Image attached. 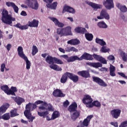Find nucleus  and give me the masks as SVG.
I'll return each instance as SVG.
<instances>
[{"label":"nucleus","instance_id":"25","mask_svg":"<svg viewBox=\"0 0 127 127\" xmlns=\"http://www.w3.org/2000/svg\"><path fill=\"white\" fill-rule=\"evenodd\" d=\"M74 30L76 33H80V34H84L86 33V32H87V30H86V28L81 27L75 28Z\"/></svg>","mask_w":127,"mask_h":127},{"label":"nucleus","instance_id":"14","mask_svg":"<svg viewBox=\"0 0 127 127\" xmlns=\"http://www.w3.org/2000/svg\"><path fill=\"white\" fill-rule=\"evenodd\" d=\"M61 58H64L67 61V62L69 63L70 62H74V61H76V56H72L70 57H68L67 55H63L60 56Z\"/></svg>","mask_w":127,"mask_h":127},{"label":"nucleus","instance_id":"3","mask_svg":"<svg viewBox=\"0 0 127 127\" xmlns=\"http://www.w3.org/2000/svg\"><path fill=\"white\" fill-rule=\"evenodd\" d=\"M97 61H99L102 64H107V60L103 57L97 55L96 54H94L93 56L90 55V54H88L87 53H84L82 56L81 57L78 58V56H76V60L78 61H81L83 60V59H85V60H93L94 59Z\"/></svg>","mask_w":127,"mask_h":127},{"label":"nucleus","instance_id":"56","mask_svg":"<svg viewBox=\"0 0 127 127\" xmlns=\"http://www.w3.org/2000/svg\"><path fill=\"white\" fill-rule=\"evenodd\" d=\"M70 51H74V52H78V50L75 48L74 47H71L70 48Z\"/></svg>","mask_w":127,"mask_h":127},{"label":"nucleus","instance_id":"22","mask_svg":"<svg viewBox=\"0 0 127 127\" xmlns=\"http://www.w3.org/2000/svg\"><path fill=\"white\" fill-rule=\"evenodd\" d=\"M9 108V104L7 103H4L0 107V114L2 113H5L6 112V110H7Z\"/></svg>","mask_w":127,"mask_h":127},{"label":"nucleus","instance_id":"47","mask_svg":"<svg viewBox=\"0 0 127 127\" xmlns=\"http://www.w3.org/2000/svg\"><path fill=\"white\" fill-rule=\"evenodd\" d=\"M119 127H127V121H125L121 123Z\"/></svg>","mask_w":127,"mask_h":127},{"label":"nucleus","instance_id":"36","mask_svg":"<svg viewBox=\"0 0 127 127\" xmlns=\"http://www.w3.org/2000/svg\"><path fill=\"white\" fill-rule=\"evenodd\" d=\"M16 92H17V88H16V87L11 86L9 90V95L15 96V93H16Z\"/></svg>","mask_w":127,"mask_h":127},{"label":"nucleus","instance_id":"37","mask_svg":"<svg viewBox=\"0 0 127 127\" xmlns=\"http://www.w3.org/2000/svg\"><path fill=\"white\" fill-rule=\"evenodd\" d=\"M95 42L97 43V44H99L101 46H105V45H107L106 42L103 39H99L96 38L95 40Z\"/></svg>","mask_w":127,"mask_h":127},{"label":"nucleus","instance_id":"62","mask_svg":"<svg viewBox=\"0 0 127 127\" xmlns=\"http://www.w3.org/2000/svg\"><path fill=\"white\" fill-rule=\"evenodd\" d=\"M21 123H22V124H28L27 121L24 120L23 119L21 120Z\"/></svg>","mask_w":127,"mask_h":127},{"label":"nucleus","instance_id":"45","mask_svg":"<svg viewBox=\"0 0 127 127\" xmlns=\"http://www.w3.org/2000/svg\"><path fill=\"white\" fill-rule=\"evenodd\" d=\"M109 51H110V49H107V47L104 46H103V47L101 49V51L103 53H107V52H109Z\"/></svg>","mask_w":127,"mask_h":127},{"label":"nucleus","instance_id":"44","mask_svg":"<svg viewBox=\"0 0 127 127\" xmlns=\"http://www.w3.org/2000/svg\"><path fill=\"white\" fill-rule=\"evenodd\" d=\"M38 52V49H37V47L36 46H33L32 51V55L33 56H34L36 53Z\"/></svg>","mask_w":127,"mask_h":127},{"label":"nucleus","instance_id":"59","mask_svg":"<svg viewBox=\"0 0 127 127\" xmlns=\"http://www.w3.org/2000/svg\"><path fill=\"white\" fill-rule=\"evenodd\" d=\"M44 1L47 3H52V2H53V0H44Z\"/></svg>","mask_w":127,"mask_h":127},{"label":"nucleus","instance_id":"2","mask_svg":"<svg viewBox=\"0 0 127 127\" xmlns=\"http://www.w3.org/2000/svg\"><path fill=\"white\" fill-rule=\"evenodd\" d=\"M45 60L46 62L48 63V64H52V65H49L51 69H53V70H55V71H62V68L59 67L58 65L54 64V63H55L56 64L62 65V64H64L62 60L49 55L47 57Z\"/></svg>","mask_w":127,"mask_h":127},{"label":"nucleus","instance_id":"40","mask_svg":"<svg viewBox=\"0 0 127 127\" xmlns=\"http://www.w3.org/2000/svg\"><path fill=\"white\" fill-rule=\"evenodd\" d=\"M97 25L100 28H108V25L104 21L98 22Z\"/></svg>","mask_w":127,"mask_h":127},{"label":"nucleus","instance_id":"28","mask_svg":"<svg viewBox=\"0 0 127 127\" xmlns=\"http://www.w3.org/2000/svg\"><path fill=\"white\" fill-rule=\"evenodd\" d=\"M116 6L120 9L121 11L122 12H127V7L126 5H122L120 3H116Z\"/></svg>","mask_w":127,"mask_h":127},{"label":"nucleus","instance_id":"64","mask_svg":"<svg viewBox=\"0 0 127 127\" xmlns=\"http://www.w3.org/2000/svg\"><path fill=\"white\" fill-rule=\"evenodd\" d=\"M67 19H69L71 22H73L74 21V20L73 19L72 17H68L67 18Z\"/></svg>","mask_w":127,"mask_h":127},{"label":"nucleus","instance_id":"17","mask_svg":"<svg viewBox=\"0 0 127 127\" xmlns=\"http://www.w3.org/2000/svg\"><path fill=\"white\" fill-rule=\"evenodd\" d=\"M6 5L8 6V7H12V8L14 10V11L16 13H18V10L19 8H18V7L15 5V3H14L13 2H10V1H7L6 2Z\"/></svg>","mask_w":127,"mask_h":127},{"label":"nucleus","instance_id":"8","mask_svg":"<svg viewBox=\"0 0 127 127\" xmlns=\"http://www.w3.org/2000/svg\"><path fill=\"white\" fill-rule=\"evenodd\" d=\"M97 19H106L109 20L110 19V15L108 13V11L105 9H103L100 13V16H97Z\"/></svg>","mask_w":127,"mask_h":127},{"label":"nucleus","instance_id":"38","mask_svg":"<svg viewBox=\"0 0 127 127\" xmlns=\"http://www.w3.org/2000/svg\"><path fill=\"white\" fill-rule=\"evenodd\" d=\"M43 106L47 107V110L49 111L50 112H53L54 111V108H53V106L50 103L47 104L46 102H44L43 104Z\"/></svg>","mask_w":127,"mask_h":127},{"label":"nucleus","instance_id":"6","mask_svg":"<svg viewBox=\"0 0 127 127\" xmlns=\"http://www.w3.org/2000/svg\"><path fill=\"white\" fill-rule=\"evenodd\" d=\"M18 55L22 59L25 60L26 62V68L27 70H29L30 67L31 66V63L28 60V59L27 58L26 56L23 53V48L22 47L19 46L17 49Z\"/></svg>","mask_w":127,"mask_h":127},{"label":"nucleus","instance_id":"7","mask_svg":"<svg viewBox=\"0 0 127 127\" xmlns=\"http://www.w3.org/2000/svg\"><path fill=\"white\" fill-rule=\"evenodd\" d=\"M82 102L83 104L85 105L86 108L89 109L90 105H91L92 103H93V98L89 95H85L82 100Z\"/></svg>","mask_w":127,"mask_h":127},{"label":"nucleus","instance_id":"29","mask_svg":"<svg viewBox=\"0 0 127 127\" xmlns=\"http://www.w3.org/2000/svg\"><path fill=\"white\" fill-rule=\"evenodd\" d=\"M67 43L70 45H78V44H80V41L78 39H73L68 41Z\"/></svg>","mask_w":127,"mask_h":127},{"label":"nucleus","instance_id":"33","mask_svg":"<svg viewBox=\"0 0 127 127\" xmlns=\"http://www.w3.org/2000/svg\"><path fill=\"white\" fill-rule=\"evenodd\" d=\"M1 90L3 91L6 95H9V87L7 85H3L1 86Z\"/></svg>","mask_w":127,"mask_h":127},{"label":"nucleus","instance_id":"26","mask_svg":"<svg viewBox=\"0 0 127 127\" xmlns=\"http://www.w3.org/2000/svg\"><path fill=\"white\" fill-rule=\"evenodd\" d=\"M87 65L89 66H91V67H93V68H99L100 67H102L103 64L100 63H87Z\"/></svg>","mask_w":127,"mask_h":127},{"label":"nucleus","instance_id":"9","mask_svg":"<svg viewBox=\"0 0 127 127\" xmlns=\"http://www.w3.org/2000/svg\"><path fill=\"white\" fill-rule=\"evenodd\" d=\"M122 113V110L120 109H115L111 111L110 115L112 116L113 119H115L117 120L121 117V113Z\"/></svg>","mask_w":127,"mask_h":127},{"label":"nucleus","instance_id":"35","mask_svg":"<svg viewBox=\"0 0 127 127\" xmlns=\"http://www.w3.org/2000/svg\"><path fill=\"white\" fill-rule=\"evenodd\" d=\"M58 3L57 2H54L53 3H48L47 4V6L48 8H51V9H56Z\"/></svg>","mask_w":127,"mask_h":127},{"label":"nucleus","instance_id":"61","mask_svg":"<svg viewBox=\"0 0 127 127\" xmlns=\"http://www.w3.org/2000/svg\"><path fill=\"white\" fill-rule=\"evenodd\" d=\"M101 70L102 71H105V72H108V68L107 67H102Z\"/></svg>","mask_w":127,"mask_h":127},{"label":"nucleus","instance_id":"24","mask_svg":"<svg viewBox=\"0 0 127 127\" xmlns=\"http://www.w3.org/2000/svg\"><path fill=\"white\" fill-rule=\"evenodd\" d=\"M69 79L73 81L74 83H77L79 81V76L74 74V73L69 72Z\"/></svg>","mask_w":127,"mask_h":127},{"label":"nucleus","instance_id":"58","mask_svg":"<svg viewBox=\"0 0 127 127\" xmlns=\"http://www.w3.org/2000/svg\"><path fill=\"white\" fill-rule=\"evenodd\" d=\"M6 48L8 51H9V50H10V48H11V45L10 44H8L7 45Z\"/></svg>","mask_w":127,"mask_h":127},{"label":"nucleus","instance_id":"55","mask_svg":"<svg viewBox=\"0 0 127 127\" xmlns=\"http://www.w3.org/2000/svg\"><path fill=\"white\" fill-rule=\"evenodd\" d=\"M108 60L111 61H113V60H115V57L114 56L110 55L108 57Z\"/></svg>","mask_w":127,"mask_h":127},{"label":"nucleus","instance_id":"51","mask_svg":"<svg viewBox=\"0 0 127 127\" xmlns=\"http://www.w3.org/2000/svg\"><path fill=\"white\" fill-rule=\"evenodd\" d=\"M1 72H4V69H5V64H1Z\"/></svg>","mask_w":127,"mask_h":127},{"label":"nucleus","instance_id":"39","mask_svg":"<svg viewBox=\"0 0 127 127\" xmlns=\"http://www.w3.org/2000/svg\"><path fill=\"white\" fill-rule=\"evenodd\" d=\"M10 114L11 118H14V117H16L19 115L17 114V109H16L11 110Z\"/></svg>","mask_w":127,"mask_h":127},{"label":"nucleus","instance_id":"63","mask_svg":"<svg viewBox=\"0 0 127 127\" xmlns=\"http://www.w3.org/2000/svg\"><path fill=\"white\" fill-rule=\"evenodd\" d=\"M119 83H121L122 85H124V84H126L127 82H126L124 80H119Z\"/></svg>","mask_w":127,"mask_h":127},{"label":"nucleus","instance_id":"34","mask_svg":"<svg viewBox=\"0 0 127 127\" xmlns=\"http://www.w3.org/2000/svg\"><path fill=\"white\" fill-rule=\"evenodd\" d=\"M109 69L110 76L112 77H115L116 76V73H115V71H116V67L111 64Z\"/></svg>","mask_w":127,"mask_h":127},{"label":"nucleus","instance_id":"20","mask_svg":"<svg viewBox=\"0 0 127 127\" xmlns=\"http://www.w3.org/2000/svg\"><path fill=\"white\" fill-rule=\"evenodd\" d=\"M69 72H66L64 73L62 76L61 78V82L63 83V84H65L66 82H67L68 80V78H69Z\"/></svg>","mask_w":127,"mask_h":127},{"label":"nucleus","instance_id":"50","mask_svg":"<svg viewBox=\"0 0 127 127\" xmlns=\"http://www.w3.org/2000/svg\"><path fill=\"white\" fill-rule=\"evenodd\" d=\"M39 110H42V111H45V110H47L46 106H45V105H43V104H42V106L39 107Z\"/></svg>","mask_w":127,"mask_h":127},{"label":"nucleus","instance_id":"57","mask_svg":"<svg viewBox=\"0 0 127 127\" xmlns=\"http://www.w3.org/2000/svg\"><path fill=\"white\" fill-rule=\"evenodd\" d=\"M20 15L22 16H26V15H27V13H26V12L25 11H22L20 13Z\"/></svg>","mask_w":127,"mask_h":127},{"label":"nucleus","instance_id":"27","mask_svg":"<svg viewBox=\"0 0 127 127\" xmlns=\"http://www.w3.org/2000/svg\"><path fill=\"white\" fill-rule=\"evenodd\" d=\"M77 107H78V105H77V103H76V102H74L68 107L67 109L68 111L70 112V113L72 112H75V111H76V109H77Z\"/></svg>","mask_w":127,"mask_h":127},{"label":"nucleus","instance_id":"49","mask_svg":"<svg viewBox=\"0 0 127 127\" xmlns=\"http://www.w3.org/2000/svg\"><path fill=\"white\" fill-rule=\"evenodd\" d=\"M94 117V115H91L87 117V118L85 119V120H87L88 122L90 123L91 122V120L93 119V117Z\"/></svg>","mask_w":127,"mask_h":127},{"label":"nucleus","instance_id":"4","mask_svg":"<svg viewBox=\"0 0 127 127\" xmlns=\"http://www.w3.org/2000/svg\"><path fill=\"white\" fill-rule=\"evenodd\" d=\"M1 20L3 23L11 24L12 21H15V18H13L11 15L8 14V11L6 9H3L2 12Z\"/></svg>","mask_w":127,"mask_h":127},{"label":"nucleus","instance_id":"12","mask_svg":"<svg viewBox=\"0 0 127 127\" xmlns=\"http://www.w3.org/2000/svg\"><path fill=\"white\" fill-rule=\"evenodd\" d=\"M85 2L87 3V4L92 7L94 10H98V9L103 8V5L99 4L94 3L93 2H90L89 1H86Z\"/></svg>","mask_w":127,"mask_h":127},{"label":"nucleus","instance_id":"1","mask_svg":"<svg viewBox=\"0 0 127 127\" xmlns=\"http://www.w3.org/2000/svg\"><path fill=\"white\" fill-rule=\"evenodd\" d=\"M45 102H43L42 100H38L35 102V103H32L29 102L26 105L25 110L24 112V115L25 117L29 120V122H33V120L35 119V117L32 116L31 112L37 109V105L40 104H44Z\"/></svg>","mask_w":127,"mask_h":127},{"label":"nucleus","instance_id":"54","mask_svg":"<svg viewBox=\"0 0 127 127\" xmlns=\"http://www.w3.org/2000/svg\"><path fill=\"white\" fill-rule=\"evenodd\" d=\"M58 27H61L62 28L64 27V24H63V23H61L60 22H59V23H58V24L57 25Z\"/></svg>","mask_w":127,"mask_h":127},{"label":"nucleus","instance_id":"21","mask_svg":"<svg viewBox=\"0 0 127 127\" xmlns=\"http://www.w3.org/2000/svg\"><path fill=\"white\" fill-rule=\"evenodd\" d=\"M13 99L18 106H20L22 103H24V102H25V100H24V98L18 96L13 97Z\"/></svg>","mask_w":127,"mask_h":127},{"label":"nucleus","instance_id":"15","mask_svg":"<svg viewBox=\"0 0 127 127\" xmlns=\"http://www.w3.org/2000/svg\"><path fill=\"white\" fill-rule=\"evenodd\" d=\"M38 115L39 117H42L43 119H45L46 118V120L48 121H52V117L50 118V117L48 116L49 115V112L48 111H45L43 112H38Z\"/></svg>","mask_w":127,"mask_h":127},{"label":"nucleus","instance_id":"53","mask_svg":"<svg viewBox=\"0 0 127 127\" xmlns=\"http://www.w3.org/2000/svg\"><path fill=\"white\" fill-rule=\"evenodd\" d=\"M110 125H111V126H113V127H119V125H118V123L117 122H111Z\"/></svg>","mask_w":127,"mask_h":127},{"label":"nucleus","instance_id":"5","mask_svg":"<svg viewBox=\"0 0 127 127\" xmlns=\"http://www.w3.org/2000/svg\"><path fill=\"white\" fill-rule=\"evenodd\" d=\"M72 28L70 26H67L63 28H58L57 33L60 35L61 37L63 36H69L72 35Z\"/></svg>","mask_w":127,"mask_h":127},{"label":"nucleus","instance_id":"30","mask_svg":"<svg viewBox=\"0 0 127 127\" xmlns=\"http://www.w3.org/2000/svg\"><path fill=\"white\" fill-rule=\"evenodd\" d=\"M74 112L71 115V119H72L73 121H75L78 117H80V112L76 110L74 111Z\"/></svg>","mask_w":127,"mask_h":127},{"label":"nucleus","instance_id":"32","mask_svg":"<svg viewBox=\"0 0 127 127\" xmlns=\"http://www.w3.org/2000/svg\"><path fill=\"white\" fill-rule=\"evenodd\" d=\"M14 26L17 28H19L21 30H25L26 29H28V26H29L27 24L22 26L20 23H17Z\"/></svg>","mask_w":127,"mask_h":127},{"label":"nucleus","instance_id":"11","mask_svg":"<svg viewBox=\"0 0 127 127\" xmlns=\"http://www.w3.org/2000/svg\"><path fill=\"white\" fill-rule=\"evenodd\" d=\"M93 82H95V83H97L100 86H101L102 87H107L108 85L103 79L100 78L99 77L93 76L92 77Z\"/></svg>","mask_w":127,"mask_h":127},{"label":"nucleus","instance_id":"31","mask_svg":"<svg viewBox=\"0 0 127 127\" xmlns=\"http://www.w3.org/2000/svg\"><path fill=\"white\" fill-rule=\"evenodd\" d=\"M93 107H96V108H101V103L98 100L94 101L91 103V104L89 105V109L93 108Z\"/></svg>","mask_w":127,"mask_h":127},{"label":"nucleus","instance_id":"52","mask_svg":"<svg viewBox=\"0 0 127 127\" xmlns=\"http://www.w3.org/2000/svg\"><path fill=\"white\" fill-rule=\"evenodd\" d=\"M118 74L120 75V76H121V77H123V78H125V79H127V76L124 73V72H118Z\"/></svg>","mask_w":127,"mask_h":127},{"label":"nucleus","instance_id":"19","mask_svg":"<svg viewBox=\"0 0 127 127\" xmlns=\"http://www.w3.org/2000/svg\"><path fill=\"white\" fill-rule=\"evenodd\" d=\"M78 75L83 77V78H90V72L88 70H82L77 72Z\"/></svg>","mask_w":127,"mask_h":127},{"label":"nucleus","instance_id":"13","mask_svg":"<svg viewBox=\"0 0 127 127\" xmlns=\"http://www.w3.org/2000/svg\"><path fill=\"white\" fill-rule=\"evenodd\" d=\"M28 5L33 9H38V3L36 0H27Z\"/></svg>","mask_w":127,"mask_h":127},{"label":"nucleus","instance_id":"16","mask_svg":"<svg viewBox=\"0 0 127 127\" xmlns=\"http://www.w3.org/2000/svg\"><path fill=\"white\" fill-rule=\"evenodd\" d=\"M53 95L56 98H61L62 97H65V94H64L63 92L60 89H57L55 90L53 92Z\"/></svg>","mask_w":127,"mask_h":127},{"label":"nucleus","instance_id":"42","mask_svg":"<svg viewBox=\"0 0 127 127\" xmlns=\"http://www.w3.org/2000/svg\"><path fill=\"white\" fill-rule=\"evenodd\" d=\"M59 116H60V113L58 111H54L52 115V120H55V119H57V118H59Z\"/></svg>","mask_w":127,"mask_h":127},{"label":"nucleus","instance_id":"48","mask_svg":"<svg viewBox=\"0 0 127 127\" xmlns=\"http://www.w3.org/2000/svg\"><path fill=\"white\" fill-rule=\"evenodd\" d=\"M69 105H70V102H69V101H68L67 100H66L63 103V106L64 108H67V107H68Z\"/></svg>","mask_w":127,"mask_h":127},{"label":"nucleus","instance_id":"18","mask_svg":"<svg viewBox=\"0 0 127 127\" xmlns=\"http://www.w3.org/2000/svg\"><path fill=\"white\" fill-rule=\"evenodd\" d=\"M69 12V13H75V9L71 7L70 6H64L63 9V13H65V12Z\"/></svg>","mask_w":127,"mask_h":127},{"label":"nucleus","instance_id":"23","mask_svg":"<svg viewBox=\"0 0 127 127\" xmlns=\"http://www.w3.org/2000/svg\"><path fill=\"white\" fill-rule=\"evenodd\" d=\"M28 26L30 27H38L39 21L36 19H34L32 21L28 22Z\"/></svg>","mask_w":127,"mask_h":127},{"label":"nucleus","instance_id":"43","mask_svg":"<svg viewBox=\"0 0 127 127\" xmlns=\"http://www.w3.org/2000/svg\"><path fill=\"white\" fill-rule=\"evenodd\" d=\"M9 119H10V115L9 113H5L2 116V119L4 121H8Z\"/></svg>","mask_w":127,"mask_h":127},{"label":"nucleus","instance_id":"41","mask_svg":"<svg viewBox=\"0 0 127 127\" xmlns=\"http://www.w3.org/2000/svg\"><path fill=\"white\" fill-rule=\"evenodd\" d=\"M85 36L86 39H87V40L88 41H92V40H93V38H94V36H93V34H90L89 33H85Z\"/></svg>","mask_w":127,"mask_h":127},{"label":"nucleus","instance_id":"10","mask_svg":"<svg viewBox=\"0 0 127 127\" xmlns=\"http://www.w3.org/2000/svg\"><path fill=\"white\" fill-rule=\"evenodd\" d=\"M103 4L107 9H112L114 8V0H106L103 1Z\"/></svg>","mask_w":127,"mask_h":127},{"label":"nucleus","instance_id":"60","mask_svg":"<svg viewBox=\"0 0 127 127\" xmlns=\"http://www.w3.org/2000/svg\"><path fill=\"white\" fill-rule=\"evenodd\" d=\"M59 50L60 51V52H62V53H65V50L62 48H59Z\"/></svg>","mask_w":127,"mask_h":127},{"label":"nucleus","instance_id":"46","mask_svg":"<svg viewBox=\"0 0 127 127\" xmlns=\"http://www.w3.org/2000/svg\"><path fill=\"white\" fill-rule=\"evenodd\" d=\"M51 19L55 23V25L57 26L58 23L59 22V20L55 17H52Z\"/></svg>","mask_w":127,"mask_h":127}]
</instances>
